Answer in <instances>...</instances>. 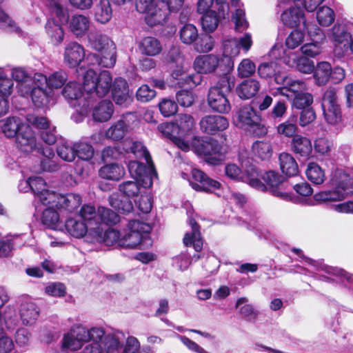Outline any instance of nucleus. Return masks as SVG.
<instances>
[{"mask_svg": "<svg viewBox=\"0 0 353 353\" xmlns=\"http://www.w3.org/2000/svg\"><path fill=\"white\" fill-rule=\"evenodd\" d=\"M90 48L99 54H90L87 57L89 64L103 68H112L117 61L116 45L107 35L98 31H90L88 34Z\"/></svg>", "mask_w": 353, "mask_h": 353, "instance_id": "f257e3e1", "label": "nucleus"}, {"mask_svg": "<svg viewBox=\"0 0 353 353\" xmlns=\"http://www.w3.org/2000/svg\"><path fill=\"white\" fill-rule=\"evenodd\" d=\"M128 231L121 238L119 245L128 249H145L151 245L148 233L151 230L149 224L132 220L128 223Z\"/></svg>", "mask_w": 353, "mask_h": 353, "instance_id": "f03ea898", "label": "nucleus"}, {"mask_svg": "<svg viewBox=\"0 0 353 353\" xmlns=\"http://www.w3.org/2000/svg\"><path fill=\"white\" fill-rule=\"evenodd\" d=\"M112 78L110 72L103 70L97 74L93 69H88L83 75V87L87 93L103 97L112 87Z\"/></svg>", "mask_w": 353, "mask_h": 353, "instance_id": "7ed1b4c3", "label": "nucleus"}, {"mask_svg": "<svg viewBox=\"0 0 353 353\" xmlns=\"http://www.w3.org/2000/svg\"><path fill=\"white\" fill-rule=\"evenodd\" d=\"M234 121L239 128L252 131L256 136L264 135L267 128L261 123V117L250 105L241 108L234 117Z\"/></svg>", "mask_w": 353, "mask_h": 353, "instance_id": "20e7f679", "label": "nucleus"}, {"mask_svg": "<svg viewBox=\"0 0 353 353\" xmlns=\"http://www.w3.org/2000/svg\"><path fill=\"white\" fill-rule=\"evenodd\" d=\"M194 152L205 158L210 164L216 165L223 159V148L216 139H195L193 141Z\"/></svg>", "mask_w": 353, "mask_h": 353, "instance_id": "39448f33", "label": "nucleus"}, {"mask_svg": "<svg viewBox=\"0 0 353 353\" xmlns=\"http://www.w3.org/2000/svg\"><path fill=\"white\" fill-rule=\"evenodd\" d=\"M225 175L235 181L245 182L251 187L261 191H265L268 188L259 179V174L255 166L250 165L243 174L241 170L234 163H229L225 167Z\"/></svg>", "mask_w": 353, "mask_h": 353, "instance_id": "423d86ee", "label": "nucleus"}, {"mask_svg": "<svg viewBox=\"0 0 353 353\" xmlns=\"http://www.w3.org/2000/svg\"><path fill=\"white\" fill-rule=\"evenodd\" d=\"M321 106L327 123L336 125L341 121L342 113L335 88L330 87L324 92Z\"/></svg>", "mask_w": 353, "mask_h": 353, "instance_id": "0eeeda50", "label": "nucleus"}, {"mask_svg": "<svg viewBox=\"0 0 353 353\" xmlns=\"http://www.w3.org/2000/svg\"><path fill=\"white\" fill-rule=\"evenodd\" d=\"M334 187L314 194V199L319 203L340 201L345 199L350 193L348 176L343 175L341 180L332 179Z\"/></svg>", "mask_w": 353, "mask_h": 353, "instance_id": "6e6552de", "label": "nucleus"}, {"mask_svg": "<svg viewBox=\"0 0 353 353\" xmlns=\"http://www.w3.org/2000/svg\"><path fill=\"white\" fill-rule=\"evenodd\" d=\"M30 88L29 95L35 106L45 107L53 100V92L47 88L46 77L43 74H34V82Z\"/></svg>", "mask_w": 353, "mask_h": 353, "instance_id": "1a4fd4ad", "label": "nucleus"}, {"mask_svg": "<svg viewBox=\"0 0 353 353\" xmlns=\"http://www.w3.org/2000/svg\"><path fill=\"white\" fill-rule=\"evenodd\" d=\"M20 191L26 192L31 190L35 195L36 208H39V205H47L49 203L48 196L46 193L53 194L54 192H50L47 189V184L45 181L38 176L30 177L27 180L20 181L19 185Z\"/></svg>", "mask_w": 353, "mask_h": 353, "instance_id": "9d476101", "label": "nucleus"}, {"mask_svg": "<svg viewBox=\"0 0 353 353\" xmlns=\"http://www.w3.org/2000/svg\"><path fill=\"white\" fill-rule=\"evenodd\" d=\"M276 83L281 86L273 91L272 94L274 97L280 94L285 97L288 100H291L294 97L307 89L306 84L303 81L285 74L283 77H277Z\"/></svg>", "mask_w": 353, "mask_h": 353, "instance_id": "9b49d317", "label": "nucleus"}, {"mask_svg": "<svg viewBox=\"0 0 353 353\" xmlns=\"http://www.w3.org/2000/svg\"><path fill=\"white\" fill-rule=\"evenodd\" d=\"M90 341L92 343H99L103 345L106 352H118L121 346L119 338L115 334H106L104 329L101 327H92L89 329Z\"/></svg>", "mask_w": 353, "mask_h": 353, "instance_id": "f8f14e48", "label": "nucleus"}, {"mask_svg": "<svg viewBox=\"0 0 353 353\" xmlns=\"http://www.w3.org/2000/svg\"><path fill=\"white\" fill-rule=\"evenodd\" d=\"M199 125L203 132L213 135L225 130L229 127V121L221 115L209 114L201 118Z\"/></svg>", "mask_w": 353, "mask_h": 353, "instance_id": "ddd939ff", "label": "nucleus"}, {"mask_svg": "<svg viewBox=\"0 0 353 353\" xmlns=\"http://www.w3.org/2000/svg\"><path fill=\"white\" fill-rule=\"evenodd\" d=\"M16 144L19 150L24 153L41 150L38 147L34 133L28 125L21 127V131L16 137Z\"/></svg>", "mask_w": 353, "mask_h": 353, "instance_id": "4468645a", "label": "nucleus"}, {"mask_svg": "<svg viewBox=\"0 0 353 353\" xmlns=\"http://www.w3.org/2000/svg\"><path fill=\"white\" fill-rule=\"evenodd\" d=\"M207 101L209 107L214 112L225 114L229 112L231 109L226 94L216 87H211L209 89Z\"/></svg>", "mask_w": 353, "mask_h": 353, "instance_id": "2eb2a0df", "label": "nucleus"}, {"mask_svg": "<svg viewBox=\"0 0 353 353\" xmlns=\"http://www.w3.org/2000/svg\"><path fill=\"white\" fill-rule=\"evenodd\" d=\"M48 196L49 203H54L55 207L59 210L71 212L77 209L81 204V199L79 194H67L58 195L54 192L53 194L46 193Z\"/></svg>", "mask_w": 353, "mask_h": 353, "instance_id": "dca6fc26", "label": "nucleus"}, {"mask_svg": "<svg viewBox=\"0 0 353 353\" xmlns=\"http://www.w3.org/2000/svg\"><path fill=\"white\" fill-rule=\"evenodd\" d=\"M192 175L196 182L191 181L190 185L196 191L212 192L220 188L221 184L219 181L209 178L200 170L193 169L192 170Z\"/></svg>", "mask_w": 353, "mask_h": 353, "instance_id": "f3484780", "label": "nucleus"}, {"mask_svg": "<svg viewBox=\"0 0 353 353\" xmlns=\"http://www.w3.org/2000/svg\"><path fill=\"white\" fill-rule=\"evenodd\" d=\"M263 179L268 185L270 191L273 195L283 200H291V195L281 190V186L283 182V177L274 171L266 172L263 176Z\"/></svg>", "mask_w": 353, "mask_h": 353, "instance_id": "a211bd4d", "label": "nucleus"}, {"mask_svg": "<svg viewBox=\"0 0 353 353\" xmlns=\"http://www.w3.org/2000/svg\"><path fill=\"white\" fill-rule=\"evenodd\" d=\"M12 77L17 82V89L19 94L23 97L29 96L30 86L34 82V75L31 76L24 69L17 68L12 70Z\"/></svg>", "mask_w": 353, "mask_h": 353, "instance_id": "6ab92c4d", "label": "nucleus"}, {"mask_svg": "<svg viewBox=\"0 0 353 353\" xmlns=\"http://www.w3.org/2000/svg\"><path fill=\"white\" fill-rule=\"evenodd\" d=\"M112 94L113 100L117 105L125 107L132 102L128 83L121 77L115 79L112 84Z\"/></svg>", "mask_w": 353, "mask_h": 353, "instance_id": "aec40b11", "label": "nucleus"}, {"mask_svg": "<svg viewBox=\"0 0 353 353\" xmlns=\"http://www.w3.org/2000/svg\"><path fill=\"white\" fill-rule=\"evenodd\" d=\"M219 63L217 56L210 54L198 56L194 61V68L197 74H209L214 72Z\"/></svg>", "mask_w": 353, "mask_h": 353, "instance_id": "412c9836", "label": "nucleus"}, {"mask_svg": "<svg viewBox=\"0 0 353 353\" xmlns=\"http://www.w3.org/2000/svg\"><path fill=\"white\" fill-rule=\"evenodd\" d=\"M63 56L66 64L70 67H76L84 58V49L77 42H70L65 46Z\"/></svg>", "mask_w": 353, "mask_h": 353, "instance_id": "4be33fe9", "label": "nucleus"}, {"mask_svg": "<svg viewBox=\"0 0 353 353\" xmlns=\"http://www.w3.org/2000/svg\"><path fill=\"white\" fill-rule=\"evenodd\" d=\"M113 15V10L110 0H96L94 6V19L101 24L108 23Z\"/></svg>", "mask_w": 353, "mask_h": 353, "instance_id": "5701e85b", "label": "nucleus"}, {"mask_svg": "<svg viewBox=\"0 0 353 353\" xmlns=\"http://www.w3.org/2000/svg\"><path fill=\"white\" fill-rule=\"evenodd\" d=\"M261 88L260 82L250 78L242 81L236 87L237 95L242 99H250L257 94Z\"/></svg>", "mask_w": 353, "mask_h": 353, "instance_id": "b1692460", "label": "nucleus"}, {"mask_svg": "<svg viewBox=\"0 0 353 353\" xmlns=\"http://www.w3.org/2000/svg\"><path fill=\"white\" fill-rule=\"evenodd\" d=\"M328 37L336 45H342L344 50L349 49L350 34L345 25L335 24L330 30Z\"/></svg>", "mask_w": 353, "mask_h": 353, "instance_id": "393cba45", "label": "nucleus"}, {"mask_svg": "<svg viewBox=\"0 0 353 353\" xmlns=\"http://www.w3.org/2000/svg\"><path fill=\"white\" fill-rule=\"evenodd\" d=\"M143 13L145 14V23L151 27L161 24L168 14V11L161 5L160 1L155 6Z\"/></svg>", "mask_w": 353, "mask_h": 353, "instance_id": "a878e982", "label": "nucleus"}, {"mask_svg": "<svg viewBox=\"0 0 353 353\" xmlns=\"http://www.w3.org/2000/svg\"><path fill=\"white\" fill-rule=\"evenodd\" d=\"M282 23L288 27L299 26L305 21L303 11L299 7H293L285 10L281 15Z\"/></svg>", "mask_w": 353, "mask_h": 353, "instance_id": "bb28decb", "label": "nucleus"}, {"mask_svg": "<svg viewBox=\"0 0 353 353\" xmlns=\"http://www.w3.org/2000/svg\"><path fill=\"white\" fill-rule=\"evenodd\" d=\"M113 112L112 103L108 100H103L94 108L92 117L96 121L105 122L112 117Z\"/></svg>", "mask_w": 353, "mask_h": 353, "instance_id": "cd10ccee", "label": "nucleus"}, {"mask_svg": "<svg viewBox=\"0 0 353 353\" xmlns=\"http://www.w3.org/2000/svg\"><path fill=\"white\" fill-rule=\"evenodd\" d=\"M292 151L303 157H307L312 151V145L310 139L302 135L294 136L291 142Z\"/></svg>", "mask_w": 353, "mask_h": 353, "instance_id": "c85d7f7f", "label": "nucleus"}, {"mask_svg": "<svg viewBox=\"0 0 353 353\" xmlns=\"http://www.w3.org/2000/svg\"><path fill=\"white\" fill-rule=\"evenodd\" d=\"M22 125L27 124L23 123L19 118L15 117L0 121L1 131L8 138L17 137Z\"/></svg>", "mask_w": 353, "mask_h": 353, "instance_id": "c756f323", "label": "nucleus"}, {"mask_svg": "<svg viewBox=\"0 0 353 353\" xmlns=\"http://www.w3.org/2000/svg\"><path fill=\"white\" fill-rule=\"evenodd\" d=\"M90 25L89 18L82 14L72 16L69 21L70 30L77 37L84 35L89 30Z\"/></svg>", "mask_w": 353, "mask_h": 353, "instance_id": "7c9ffc66", "label": "nucleus"}, {"mask_svg": "<svg viewBox=\"0 0 353 353\" xmlns=\"http://www.w3.org/2000/svg\"><path fill=\"white\" fill-rule=\"evenodd\" d=\"M280 68L279 64L276 61L263 62L258 66L257 72L261 78L265 79L274 78L276 82L277 77L285 75Z\"/></svg>", "mask_w": 353, "mask_h": 353, "instance_id": "2f4dec72", "label": "nucleus"}, {"mask_svg": "<svg viewBox=\"0 0 353 353\" xmlns=\"http://www.w3.org/2000/svg\"><path fill=\"white\" fill-rule=\"evenodd\" d=\"M124 174V168L117 163L105 165L99 170V175L101 178L111 181H119Z\"/></svg>", "mask_w": 353, "mask_h": 353, "instance_id": "473e14b6", "label": "nucleus"}, {"mask_svg": "<svg viewBox=\"0 0 353 353\" xmlns=\"http://www.w3.org/2000/svg\"><path fill=\"white\" fill-rule=\"evenodd\" d=\"M39 314V309L34 303L24 302L21 305L20 316L23 325H30L34 323Z\"/></svg>", "mask_w": 353, "mask_h": 353, "instance_id": "72a5a7b5", "label": "nucleus"}, {"mask_svg": "<svg viewBox=\"0 0 353 353\" xmlns=\"http://www.w3.org/2000/svg\"><path fill=\"white\" fill-rule=\"evenodd\" d=\"M190 225L192 228V232L185 234L183 243L186 246L192 245L195 251L199 252L202 249L203 242L199 230V225L192 219L190 220Z\"/></svg>", "mask_w": 353, "mask_h": 353, "instance_id": "f704fd0d", "label": "nucleus"}, {"mask_svg": "<svg viewBox=\"0 0 353 353\" xmlns=\"http://www.w3.org/2000/svg\"><path fill=\"white\" fill-rule=\"evenodd\" d=\"M141 52L147 56L154 57L162 51L161 42L155 37H146L139 43Z\"/></svg>", "mask_w": 353, "mask_h": 353, "instance_id": "c9c22d12", "label": "nucleus"}, {"mask_svg": "<svg viewBox=\"0 0 353 353\" xmlns=\"http://www.w3.org/2000/svg\"><path fill=\"white\" fill-rule=\"evenodd\" d=\"M280 168L283 173L288 176H294L299 173V168L294 157L285 152L279 155Z\"/></svg>", "mask_w": 353, "mask_h": 353, "instance_id": "e433bc0d", "label": "nucleus"}, {"mask_svg": "<svg viewBox=\"0 0 353 353\" xmlns=\"http://www.w3.org/2000/svg\"><path fill=\"white\" fill-rule=\"evenodd\" d=\"M290 67L295 68L297 70L310 74L314 71V65L312 61L306 57H298L296 54H292L289 57V61L287 63Z\"/></svg>", "mask_w": 353, "mask_h": 353, "instance_id": "4c0bfd02", "label": "nucleus"}, {"mask_svg": "<svg viewBox=\"0 0 353 353\" xmlns=\"http://www.w3.org/2000/svg\"><path fill=\"white\" fill-rule=\"evenodd\" d=\"M65 226L68 232L76 238L83 237L89 227L84 221L74 218L68 219L65 221Z\"/></svg>", "mask_w": 353, "mask_h": 353, "instance_id": "58836bf2", "label": "nucleus"}, {"mask_svg": "<svg viewBox=\"0 0 353 353\" xmlns=\"http://www.w3.org/2000/svg\"><path fill=\"white\" fill-rule=\"evenodd\" d=\"M128 127L124 120L120 119L105 131V136L107 139L119 141L125 137L128 130Z\"/></svg>", "mask_w": 353, "mask_h": 353, "instance_id": "ea45409f", "label": "nucleus"}, {"mask_svg": "<svg viewBox=\"0 0 353 353\" xmlns=\"http://www.w3.org/2000/svg\"><path fill=\"white\" fill-rule=\"evenodd\" d=\"M253 154L261 160H268L272 155V144L269 141H256L252 143Z\"/></svg>", "mask_w": 353, "mask_h": 353, "instance_id": "a19ab883", "label": "nucleus"}, {"mask_svg": "<svg viewBox=\"0 0 353 353\" xmlns=\"http://www.w3.org/2000/svg\"><path fill=\"white\" fill-rule=\"evenodd\" d=\"M332 67L330 63L322 61L317 64L314 70V78L318 85H325L330 79Z\"/></svg>", "mask_w": 353, "mask_h": 353, "instance_id": "79ce46f5", "label": "nucleus"}, {"mask_svg": "<svg viewBox=\"0 0 353 353\" xmlns=\"http://www.w3.org/2000/svg\"><path fill=\"white\" fill-rule=\"evenodd\" d=\"M248 299L241 297L237 299L235 307L239 310L241 315L248 321H253L257 317V312L253 306L248 303Z\"/></svg>", "mask_w": 353, "mask_h": 353, "instance_id": "37998d69", "label": "nucleus"}, {"mask_svg": "<svg viewBox=\"0 0 353 353\" xmlns=\"http://www.w3.org/2000/svg\"><path fill=\"white\" fill-rule=\"evenodd\" d=\"M97 226L101 223L107 225H115L120 221L117 213L105 207H99Z\"/></svg>", "mask_w": 353, "mask_h": 353, "instance_id": "c03bdc74", "label": "nucleus"}, {"mask_svg": "<svg viewBox=\"0 0 353 353\" xmlns=\"http://www.w3.org/2000/svg\"><path fill=\"white\" fill-rule=\"evenodd\" d=\"M46 30L52 43L59 44L62 42L64 37L63 30L54 19L48 20Z\"/></svg>", "mask_w": 353, "mask_h": 353, "instance_id": "a18cd8bd", "label": "nucleus"}, {"mask_svg": "<svg viewBox=\"0 0 353 353\" xmlns=\"http://www.w3.org/2000/svg\"><path fill=\"white\" fill-rule=\"evenodd\" d=\"M43 205L48 207L43 210L41 217L42 223L47 227L54 228L59 221V215L54 209V208H56L54 203H51Z\"/></svg>", "mask_w": 353, "mask_h": 353, "instance_id": "49530a36", "label": "nucleus"}, {"mask_svg": "<svg viewBox=\"0 0 353 353\" xmlns=\"http://www.w3.org/2000/svg\"><path fill=\"white\" fill-rule=\"evenodd\" d=\"M305 173L308 180L314 184L319 185L325 181V172L316 163H310Z\"/></svg>", "mask_w": 353, "mask_h": 353, "instance_id": "de8ad7c7", "label": "nucleus"}, {"mask_svg": "<svg viewBox=\"0 0 353 353\" xmlns=\"http://www.w3.org/2000/svg\"><path fill=\"white\" fill-rule=\"evenodd\" d=\"M172 75L173 78L183 81L190 88L199 85L202 81L201 74H187L181 68L173 71Z\"/></svg>", "mask_w": 353, "mask_h": 353, "instance_id": "09e8293b", "label": "nucleus"}, {"mask_svg": "<svg viewBox=\"0 0 353 353\" xmlns=\"http://www.w3.org/2000/svg\"><path fill=\"white\" fill-rule=\"evenodd\" d=\"M179 35L181 41L187 45L193 43L199 37L197 28L190 23L185 24L181 28Z\"/></svg>", "mask_w": 353, "mask_h": 353, "instance_id": "8fccbe9b", "label": "nucleus"}, {"mask_svg": "<svg viewBox=\"0 0 353 353\" xmlns=\"http://www.w3.org/2000/svg\"><path fill=\"white\" fill-rule=\"evenodd\" d=\"M201 18V26L206 32H214L219 24V20L217 13L215 11L210 10L205 13Z\"/></svg>", "mask_w": 353, "mask_h": 353, "instance_id": "3c124183", "label": "nucleus"}, {"mask_svg": "<svg viewBox=\"0 0 353 353\" xmlns=\"http://www.w3.org/2000/svg\"><path fill=\"white\" fill-rule=\"evenodd\" d=\"M68 80V74L63 70H59L46 77V85L52 90L59 89Z\"/></svg>", "mask_w": 353, "mask_h": 353, "instance_id": "603ef678", "label": "nucleus"}, {"mask_svg": "<svg viewBox=\"0 0 353 353\" xmlns=\"http://www.w3.org/2000/svg\"><path fill=\"white\" fill-rule=\"evenodd\" d=\"M335 19V14L332 8L327 6L320 7L316 12V20L321 26L327 27Z\"/></svg>", "mask_w": 353, "mask_h": 353, "instance_id": "864d4df0", "label": "nucleus"}, {"mask_svg": "<svg viewBox=\"0 0 353 353\" xmlns=\"http://www.w3.org/2000/svg\"><path fill=\"white\" fill-rule=\"evenodd\" d=\"M298 126L294 120L290 119L280 123L276 128V132L279 134L287 138H292L296 136L298 132Z\"/></svg>", "mask_w": 353, "mask_h": 353, "instance_id": "5fc2aeb1", "label": "nucleus"}, {"mask_svg": "<svg viewBox=\"0 0 353 353\" xmlns=\"http://www.w3.org/2000/svg\"><path fill=\"white\" fill-rule=\"evenodd\" d=\"M214 46V41L208 34H201L194 42V48L198 52H208Z\"/></svg>", "mask_w": 353, "mask_h": 353, "instance_id": "6e6d98bb", "label": "nucleus"}, {"mask_svg": "<svg viewBox=\"0 0 353 353\" xmlns=\"http://www.w3.org/2000/svg\"><path fill=\"white\" fill-rule=\"evenodd\" d=\"M75 143L71 145L68 142H63L59 144L57 152L59 157L65 161L71 162L76 157Z\"/></svg>", "mask_w": 353, "mask_h": 353, "instance_id": "4d7b16f0", "label": "nucleus"}, {"mask_svg": "<svg viewBox=\"0 0 353 353\" xmlns=\"http://www.w3.org/2000/svg\"><path fill=\"white\" fill-rule=\"evenodd\" d=\"M82 94L81 87L76 81H69L63 89V95L67 100H77Z\"/></svg>", "mask_w": 353, "mask_h": 353, "instance_id": "13d9d810", "label": "nucleus"}, {"mask_svg": "<svg viewBox=\"0 0 353 353\" xmlns=\"http://www.w3.org/2000/svg\"><path fill=\"white\" fill-rule=\"evenodd\" d=\"M81 217L85 221L89 227L94 228L97 226V221L98 218V210L96 211L95 208L90 205H83L80 210Z\"/></svg>", "mask_w": 353, "mask_h": 353, "instance_id": "bf43d9fd", "label": "nucleus"}, {"mask_svg": "<svg viewBox=\"0 0 353 353\" xmlns=\"http://www.w3.org/2000/svg\"><path fill=\"white\" fill-rule=\"evenodd\" d=\"M109 203L112 208L123 214H128L133 210L132 201L126 198L122 200L112 196L109 199Z\"/></svg>", "mask_w": 353, "mask_h": 353, "instance_id": "052dcab7", "label": "nucleus"}, {"mask_svg": "<svg viewBox=\"0 0 353 353\" xmlns=\"http://www.w3.org/2000/svg\"><path fill=\"white\" fill-rule=\"evenodd\" d=\"M140 184L136 181H126L119 185V190L128 197H134L140 192Z\"/></svg>", "mask_w": 353, "mask_h": 353, "instance_id": "680f3d73", "label": "nucleus"}, {"mask_svg": "<svg viewBox=\"0 0 353 353\" xmlns=\"http://www.w3.org/2000/svg\"><path fill=\"white\" fill-rule=\"evenodd\" d=\"M75 151L76 156L84 161L91 159L94 155V149L92 146L85 142L76 143Z\"/></svg>", "mask_w": 353, "mask_h": 353, "instance_id": "e2e57ef3", "label": "nucleus"}, {"mask_svg": "<svg viewBox=\"0 0 353 353\" xmlns=\"http://www.w3.org/2000/svg\"><path fill=\"white\" fill-rule=\"evenodd\" d=\"M290 101H292V107L296 109H304L312 103L313 97L311 94L303 91L294 97Z\"/></svg>", "mask_w": 353, "mask_h": 353, "instance_id": "0e129e2a", "label": "nucleus"}, {"mask_svg": "<svg viewBox=\"0 0 353 353\" xmlns=\"http://www.w3.org/2000/svg\"><path fill=\"white\" fill-rule=\"evenodd\" d=\"M40 153L48 159V160L41 162L42 169L48 172L55 171L57 169V165L50 160L54 156L53 150L51 148L46 147L41 149Z\"/></svg>", "mask_w": 353, "mask_h": 353, "instance_id": "69168bd1", "label": "nucleus"}, {"mask_svg": "<svg viewBox=\"0 0 353 353\" xmlns=\"http://www.w3.org/2000/svg\"><path fill=\"white\" fill-rule=\"evenodd\" d=\"M255 71L256 65L250 59H243L237 68L238 76L241 78L250 77Z\"/></svg>", "mask_w": 353, "mask_h": 353, "instance_id": "338daca9", "label": "nucleus"}, {"mask_svg": "<svg viewBox=\"0 0 353 353\" xmlns=\"http://www.w3.org/2000/svg\"><path fill=\"white\" fill-rule=\"evenodd\" d=\"M128 170L134 179L136 180L141 179L143 176L147 175L148 168L142 163L137 161H131L128 163Z\"/></svg>", "mask_w": 353, "mask_h": 353, "instance_id": "774afa93", "label": "nucleus"}]
</instances>
